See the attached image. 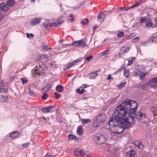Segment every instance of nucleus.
Masks as SVG:
<instances>
[{"instance_id":"nucleus-57","label":"nucleus","mask_w":157,"mask_h":157,"mask_svg":"<svg viewBox=\"0 0 157 157\" xmlns=\"http://www.w3.org/2000/svg\"><path fill=\"white\" fill-rule=\"evenodd\" d=\"M132 62H132V60H131L130 59L129 60H128V65H131L132 64Z\"/></svg>"},{"instance_id":"nucleus-31","label":"nucleus","mask_w":157,"mask_h":157,"mask_svg":"<svg viewBox=\"0 0 157 157\" xmlns=\"http://www.w3.org/2000/svg\"><path fill=\"white\" fill-rule=\"evenodd\" d=\"M142 2V0H139L138 1L135 2V3L133 4L136 7H137L140 5Z\"/></svg>"},{"instance_id":"nucleus-48","label":"nucleus","mask_w":157,"mask_h":157,"mask_svg":"<svg viewBox=\"0 0 157 157\" xmlns=\"http://www.w3.org/2000/svg\"><path fill=\"white\" fill-rule=\"evenodd\" d=\"M30 87H29V91L28 93L30 95H31V96L34 95V93L33 91L32 90H30Z\"/></svg>"},{"instance_id":"nucleus-1","label":"nucleus","mask_w":157,"mask_h":157,"mask_svg":"<svg viewBox=\"0 0 157 157\" xmlns=\"http://www.w3.org/2000/svg\"><path fill=\"white\" fill-rule=\"evenodd\" d=\"M129 99L125 100L121 105L118 106L110 118L109 125L112 132L116 134L119 124H122V117L125 116L131 105H128Z\"/></svg>"},{"instance_id":"nucleus-38","label":"nucleus","mask_w":157,"mask_h":157,"mask_svg":"<svg viewBox=\"0 0 157 157\" xmlns=\"http://www.w3.org/2000/svg\"><path fill=\"white\" fill-rule=\"evenodd\" d=\"M85 155L86 157H91V153L89 151H86L85 153Z\"/></svg>"},{"instance_id":"nucleus-8","label":"nucleus","mask_w":157,"mask_h":157,"mask_svg":"<svg viewBox=\"0 0 157 157\" xmlns=\"http://www.w3.org/2000/svg\"><path fill=\"white\" fill-rule=\"evenodd\" d=\"M74 153L76 155L80 157L85 155L84 151L80 148H77L74 151Z\"/></svg>"},{"instance_id":"nucleus-26","label":"nucleus","mask_w":157,"mask_h":157,"mask_svg":"<svg viewBox=\"0 0 157 157\" xmlns=\"http://www.w3.org/2000/svg\"><path fill=\"white\" fill-rule=\"evenodd\" d=\"M129 47L128 46L122 47L121 48V50L124 51V52L126 53L129 50Z\"/></svg>"},{"instance_id":"nucleus-13","label":"nucleus","mask_w":157,"mask_h":157,"mask_svg":"<svg viewBox=\"0 0 157 157\" xmlns=\"http://www.w3.org/2000/svg\"><path fill=\"white\" fill-rule=\"evenodd\" d=\"M51 89V86L49 84H46L45 86L41 89V91L43 93L48 91Z\"/></svg>"},{"instance_id":"nucleus-54","label":"nucleus","mask_w":157,"mask_h":157,"mask_svg":"<svg viewBox=\"0 0 157 157\" xmlns=\"http://www.w3.org/2000/svg\"><path fill=\"white\" fill-rule=\"evenodd\" d=\"M26 35L27 37H30V36L33 37L34 36V35L32 33H30L29 35V33H26Z\"/></svg>"},{"instance_id":"nucleus-39","label":"nucleus","mask_w":157,"mask_h":157,"mask_svg":"<svg viewBox=\"0 0 157 157\" xmlns=\"http://www.w3.org/2000/svg\"><path fill=\"white\" fill-rule=\"evenodd\" d=\"M20 80L22 81V83L23 84L27 83L28 81V80L26 78H21L20 79Z\"/></svg>"},{"instance_id":"nucleus-56","label":"nucleus","mask_w":157,"mask_h":157,"mask_svg":"<svg viewBox=\"0 0 157 157\" xmlns=\"http://www.w3.org/2000/svg\"><path fill=\"white\" fill-rule=\"evenodd\" d=\"M146 20H147V19H146L145 18H142L140 20V22L141 23H142L144 22L145 21L146 22Z\"/></svg>"},{"instance_id":"nucleus-61","label":"nucleus","mask_w":157,"mask_h":157,"mask_svg":"<svg viewBox=\"0 0 157 157\" xmlns=\"http://www.w3.org/2000/svg\"><path fill=\"white\" fill-rule=\"evenodd\" d=\"M154 36L155 37L156 39L157 38V32H156L153 34Z\"/></svg>"},{"instance_id":"nucleus-30","label":"nucleus","mask_w":157,"mask_h":157,"mask_svg":"<svg viewBox=\"0 0 157 157\" xmlns=\"http://www.w3.org/2000/svg\"><path fill=\"white\" fill-rule=\"evenodd\" d=\"M126 84V82H123L118 85V87L120 89H121L125 86Z\"/></svg>"},{"instance_id":"nucleus-19","label":"nucleus","mask_w":157,"mask_h":157,"mask_svg":"<svg viewBox=\"0 0 157 157\" xmlns=\"http://www.w3.org/2000/svg\"><path fill=\"white\" fill-rule=\"evenodd\" d=\"M19 135L17 131H14L12 132L10 135V137L11 138H14Z\"/></svg>"},{"instance_id":"nucleus-44","label":"nucleus","mask_w":157,"mask_h":157,"mask_svg":"<svg viewBox=\"0 0 157 157\" xmlns=\"http://www.w3.org/2000/svg\"><path fill=\"white\" fill-rule=\"evenodd\" d=\"M55 108L54 106H50L48 107L49 112H52L54 109Z\"/></svg>"},{"instance_id":"nucleus-5","label":"nucleus","mask_w":157,"mask_h":157,"mask_svg":"<svg viewBox=\"0 0 157 157\" xmlns=\"http://www.w3.org/2000/svg\"><path fill=\"white\" fill-rule=\"evenodd\" d=\"M94 139V141L99 144H101L104 143L106 140L104 136L101 134L99 136H95Z\"/></svg>"},{"instance_id":"nucleus-27","label":"nucleus","mask_w":157,"mask_h":157,"mask_svg":"<svg viewBox=\"0 0 157 157\" xmlns=\"http://www.w3.org/2000/svg\"><path fill=\"white\" fill-rule=\"evenodd\" d=\"M91 122L90 120L88 119H82V123L84 124L90 123Z\"/></svg>"},{"instance_id":"nucleus-46","label":"nucleus","mask_w":157,"mask_h":157,"mask_svg":"<svg viewBox=\"0 0 157 157\" xmlns=\"http://www.w3.org/2000/svg\"><path fill=\"white\" fill-rule=\"evenodd\" d=\"M93 58V56L90 55L86 58V60L88 61H89L90 59H91Z\"/></svg>"},{"instance_id":"nucleus-55","label":"nucleus","mask_w":157,"mask_h":157,"mask_svg":"<svg viewBox=\"0 0 157 157\" xmlns=\"http://www.w3.org/2000/svg\"><path fill=\"white\" fill-rule=\"evenodd\" d=\"M136 7L135 6H134V5H132L130 7H129V8H128V10L129 9H131V10L132 11H133V9L135 8Z\"/></svg>"},{"instance_id":"nucleus-29","label":"nucleus","mask_w":157,"mask_h":157,"mask_svg":"<svg viewBox=\"0 0 157 157\" xmlns=\"http://www.w3.org/2000/svg\"><path fill=\"white\" fill-rule=\"evenodd\" d=\"M48 97V94L46 93H44L43 94L41 97L42 99L43 100H45L47 99Z\"/></svg>"},{"instance_id":"nucleus-7","label":"nucleus","mask_w":157,"mask_h":157,"mask_svg":"<svg viewBox=\"0 0 157 157\" xmlns=\"http://www.w3.org/2000/svg\"><path fill=\"white\" fill-rule=\"evenodd\" d=\"M137 103V105L136 106V108H137L138 105H137V103ZM136 109H137V108H136ZM135 112H134V113H133L135 114V112ZM136 116V118L139 120H142L144 119H145L146 118L145 115L144 113H141L140 112H138L137 113H136V115H135V117H134V118L135 117V116Z\"/></svg>"},{"instance_id":"nucleus-4","label":"nucleus","mask_w":157,"mask_h":157,"mask_svg":"<svg viewBox=\"0 0 157 157\" xmlns=\"http://www.w3.org/2000/svg\"><path fill=\"white\" fill-rule=\"evenodd\" d=\"M64 22V21L63 20H60L57 23H53L50 24L49 21H45L43 23L44 27L46 29H50L52 27H58L60 26L61 24Z\"/></svg>"},{"instance_id":"nucleus-3","label":"nucleus","mask_w":157,"mask_h":157,"mask_svg":"<svg viewBox=\"0 0 157 157\" xmlns=\"http://www.w3.org/2000/svg\"><path fill=\"white\" fill-rule=\"evenodd\" d=\"M105 120V117L102 114L98 115L94 120L93 124L96 127H101L104 124Z\"/></svg>"},{"instance_id":"nucleus-47","label":"nucleus","mask_w":157,"mask_h":157,"mask_svg":"<svg viewBox=\"0 0 157 157\" xmlns=\"http://www.w3.org/2000/svg\"><path fill=\"white\" fill-rule=\"evenodd\" d=\"M43 48L44 51H48L51 49V48H49L48 46L46 45L44 47H43Z\"/></svg>"},{"instance_id":"nucleus-21","label":"nucleus","mask_w":157,"mask_h":157,"mask_svg":"<svg viewBox=\"0 0 157 157\" xmlns=\"http://www.w3.org/2000/svg\"><path fill=\"white\" fill-rule=\"evenodd\" d=\"M56 90L59 92H62L63 90V86L61 85H58L56 87Z\"/></svg>"},{"instance_id":"nucleus-42","label":"nucleus","mask_w":157,"mask_h":157,"mask_svg":"<svg viewBox=\"0 0 157 157\" xmlns=\"http://www.w3.org/2000/svg\"><path fill=\"white\" fill-rule=\"evenodd\" d=\"M69 19L71 20V21H73L74 20V17L73 14H71L69 15Z\"/></svg>"},{"instance_id":"nucleus-11","label":"nucleus","mask_w":157,"mask_h":157,"mask_svg":"<svg viewBox=\"0 0 157 157\" xmlns=\"http://www.w3.org/2000/svg\"><path fill=\"white\" fill-rule=\"evenodd\" d=\"M105 17V15L104 13L101 12L99 13L98 16V21L102 23L104 20Z\"/></svg>"},{"instance_id":"nucleus-41","label":"nucleus","mask_w":157,"mask_h":157,"mask_svg":"<svg viewBox=\"0 0 157 157\" xmlns=\"http://www.w3.org/2000/svg\"><path fill=\"white\" fill-rule=\"evenodd\" d=\"M124 68L123 67H121L118 70H117V71H115L114 74H116L118 72L121 71H122L124 69Z\"/></svg>"},{"instance_id":"nucleus-17","label":"nucleus","mask_w":157,"mask_h":157,"mask_svg":"<svg viewBox=\"0 0 157 157\" xmlns=\"http://www.w3.org/2000/svg\"><path fill=\"white\" fill-rule=\"evenodd\" d=\"M134 144L138 147V148L141 149L143 147V144L141 141H136L134 142Z\"/></svg>"},{"instance_id":"nucleus-62","label":"nucleus","mask_w":157,"mask_h":157,"mask_svg":"<svg viewBox=\"0 0 157 157\" xmlns=\"http://www.w3.org/2000/svg\"><path fill=\"white\" fill-rule=\"evenodd\" d=\"M133 36V34H131L128 36V38H131Z\"/></svg>"},{"instance_id":"nucleus-10","label":"nucleus","mask_w":157,"mask_h":157,"mask_svg":"<svg viewBox=\"0 0 157 157\" xmlns=\"http://www.w3.org/2000/svg\"><path fill=\"white\" fill-rule=\"evenodd\" d=\"M149 86L152 87L157 86V77L153 78L150 80Z\"/></svg>"},{"instance_id":"nucleus-53","label":"nucleus","mask_w":157,"mask_h":157,"mask_svg":"<svg viewBox=\"0 0 157 157\" xmlns=\"http://www.w3.org/2000/svg\"><path fill=\"white\" fill-rule=\"evenodd\" d=\"M29 145V143L24 144L22 145V147H27Z\"/></svg>"},{"instance_id":"nucleus-50","label":"nucleus","mask_w":157,"mask_h":157,"mask_svg":"<svg viewBox=\"0 0 157 157\" xmlns=\"http://www.w3.org/2000/svg\"><path fill=\"white\" fill-rule=\"evenodd\" d=\"M1 93L3 92V93H6L7 92L8 90H7V89L6 88H1Z\"/></svg>"},{"instance_id":"nucleus-18","label":"nucleus","mask_w":157,"mask_h":157,"mask_svg":"<svg viewBox=\"0 0 157 157\" xmlns=\"http://www.w3.org/2000/svg\"><path fill=\"white\" fill-rule=\"evenodd\" d=\"M77 132L79 135H82L83 134V132L82 126L81 125L79 126L77 129Z\"/></svg>"},{"instance_id":"nucleus-2","label":"nucleus","mask_w":157,"mask_h":157,"mask_svg":"<svg viewBox=\"0 0 157 157\" xmlns=\"http://www.w3.org/2000/svg\"><path fill=\"white\" fill-rule=\"evenodd\" d=\"M129 102L128 105H130V108L128 111V116L125 118H122V124H119L116 134L121 133L124 129H126L130 127L131 124H133L135 121L134 117L135 114L133 113L136 110L137 103L134 100L129 99Z\"/></svg>"},{"instance_id":"nucleus-23","label":"nucleus","mask_w":157,"mask_h":157,"mask_svg":"<svg viewBox=\"0 0 157 157\" xmlns=\"http://www.w3.org/2000/svg\"><path fill=\"white\" fill-rule=\"evenodd\" d=\"M89 22L88 19L87 18H85L81 20L80 23L84 25L87 24Z\"/></svg>"},{"instance_id":"nucleus-51","label":"nucleus","mask_w":157,"mask_h":157,"mask_svg":"<svg viewBox=\"0 0 157 157\" xmlns=\"http://www.w3.org/2000/svg\"><path fill=\"white\" fill-rule=\"evenodd\" d=\"M124 34V33L123 32H121L120 33H119L117 34V36L118 37H121Z\"/></svg>"},{"instance_id":"nucleus-15","label":"nucleus","mask_w":157,"mask_h":157,"mask_svg":"<svg viewBox=\"0 0 157 157\" xmlns=\"http://www.w3.org/2000/svg\"><path fill=\"white\" fill-rule=\"evenodd\" d=\"M40 21V19L39 18H35L30 21V23L31 25H35L38 24Z\"/></svg>"},{"instance_id":"nucleus-43","label":"nucleus","mask_w":157,"mask_h":157,"mask_svg":"<svg viewBox=\"0 0 157 157\" xmlns=\"http://www.w3.org/2000/svg\"><path fill=\"white\" fill-rule=\"evenodd\" d=\"M146 76V74L144 73H142L141 75L140 76V78L141 80H143L145 78V76Z\"/></svg>"},{"instance_id":"nucleus-28","label":"nucleus","mask_w":157,"mask_h":157,"mask_svg":"<svg viewBox=\"0 0 157 157\" xmlns=\"http://www.w3.org/2000/svg\"><path fill=\"white\" fill-rule=\"evenodd\" d=\"M156 38L154 36L153 34L149 38L148 41L150 42L153 43L154 41H155Z\"/></svg>"},{"instance_id":"nucleus-64","label":"nucleus","mask_w":157,"mask_h":157,"mask_svg":"<svg viewBox=\"0 0 157 157\" xmlns=\"http://www.w3.org/2000/svg\"><path fill=\"white\" fill-rule=\"evenodd\" d=\"M98 26H95L94 27V28L93 29V30L94 31V30H96L97 29V27H98Z\"/></svg>"},{"instance_id":"nucleus-40","label":"nucleus","mask_w":157,"mask_h":157,"mask_svg":"<svg viewBox=\"0 0 157 157\" xmlns=\"http://www.w3.org/2000/svg\"><path fill=\"white\" fill-rule=\"evenodd\" d=\"M118 10H121V11H124V10H128V8H126V7H120L117 9Z\"/></svg>"},{"instance_id":"nucleus-16","label":"nucleus","mask_w":157,"mask_h":157,"mask_svg":"<svg viewBox=\"0 0 157 157\" xmlns=\"http://www.w3.org/2000/svg\"><path fill=\"white\" fill-rule=\"evenodd\" d=\"M152 23H151V19L150 18H147L146 20L145 25L146 27H151L152 25Z\"/></svg>"},{"instance_id":"nucleus-14","label":"nucleus","mask_w":157,"mask_h":157,"mask_svg":"<svg viewBox=\"0 0 157 157\" xmlns=\"http://www.w3.org/2000/svg\"><path fill=\"white\" fill-rule=\"evenodd\" d=\"M98 75V71H97L90 74L89 75V78L90 79H94Z\"/></svg>"},{"instance_id":"nucleus-37","label":"nucleus","mask_w":157,"mask_h":157,"mask_svg":"<svg viewBox=\"0 0 157 157\" xmlns=\"http://www.w3.org/2000/svg\"><path fill=\"white\" fill-rule=\"evenodd\" d=\"M84 91H85V90L84 89L80 90L78 89L76 90V91L77 92L78 94H82Z\"/></svg>"},{"instance_id":"nucleus-58","label":"nucleus","mask_w":157,"mask_h":157,"mask_svg":"<svg viewBox=\"0 0 157 157\" xmlns=\"http://www.w3.org/2000/svg\"><path fill=\"white\" fill-rule=\"evenodd\" d=\"M147 85H144L141 86V87L142 89H144L147 87Z\"/></svg>"},{"instance_id":"nucleus-25","label":"nucleus","mask_w":157,"mask_h":157,"mask_svg":"<svg viewBox=\"0 0 157 157\" xmlns=\"http://www.w3.org/2000/svg\"><path fill=\"white\" fill-rule=\"evenodd\" d=\"M109 53V50L107 49L106 51L100 53V55L102 56H105V55L108 54Z\"/></svg>"},{"instance_id":"nucleus-32","label":"nucleus","mask_w":157,"mask_h":157,"mask_svg":"<svg viewBox=\"0 0 157 157\" xmlns=\"http://www.w3.org/2000/svg\"><path fill=\"white\" fill-rule=\"evenodd\" d=\"M135 155V151L133 150L130 151V153H129V157H133Z\"/></svg>"},{"instance_id":"nucleus-22","label":"nucleus","mask_w":157,"mask_h":157,"mask_svg":"<svg viewBox=\"0 0 157 157\" xmlns=\"http://www.w3.org/2000/svg\"><path fill=\"white\" fill-rule=\"evenodd\" d=\"M14 4L13 0H9L7 1V4L9 7L12 6Z\"/></svg>"},{"instance_id":"nucleus-6","label":"nucleus","mask_w":157,"mask_h":157,"mask_svg":"<svg viewBox=\"0 0 157 157\" xmlns=\"http://www.w3.org/2000/svg\"><path fill=\"white\" fill-rule=\"evenodd\" d=\"M72 45L73 46H80L84 47L86 45V43L83 40H81L74 42L72 43Z\"/></svg>"},{"instance_id":"nucleus-20","label":"nucleus","mask_w":157,"mask_h":157,"mask_svg":"<svg viewBox=\"0 0 157 157\" xmlns=\"http://www.w3.org/2000/svg\"><path fill=\"white\" fill-rule=\"evenodd\" d=\"M8 99V97L6 96H0V101L5 102L7 101Z\"/></svg>"},{"instance_id":"nucleus-60","label":"nucleus","mask_w":157,"mask_h":157,"mask_svg":"<svg viewBox=\"0 0 157 157\" xmlns=\"http://www.w3.org/2000/svg\"><path fill=\"white\" fill-rule=\"evenodd\" d=\"M72 66L71 65V63L69 65L66 67L67 69H68L69 68H70V67H71Z\"/></svg>"},{"instance_id":"nucleus-35","label":"nucleus","mask_w":157,"mask_h":157,"mask_svg":"<svg viewBox=\"0 0 157 157\" xmlns=\"http://www.w3.org/2000/svg\"><path fill=\"white\" fill-rule=\"evenodd\" d=\"M81 61V59H76V60H75V61L72 62L71 63V65L72 66H73L75 64V63H77V62H80Z\"/></svg>"},{"instance_id":"nucleus-33","label":"nucleus","mask_w":157,"mask_h":157,"mask_svg":"<svg viewBox=\"0 0 157 157\" xmlns=\"http://www.w3.org/2000/svg\"><path fill=\"white\" fill-rule=\"evenodd\" d=\"M117 98H113L110 99L109 101V103L110 104H112V103H113L114 102H115L117 100Z\"/></svg>"},{"instance_id":"nucleus-45","label":"nucleus","mask_w":157,"mask_h":157,"mask_svg":"<svg viewBox=\"0 0 157 157\" xmlns=\"http://www.w3.org/2000/svg\"><path fill=\"white\" fill-rule=\"evenodd\" d=\"M54 94L56 99H59L60 97V94L57 93H55Z\"/></svg>"},{"instance_id":"nucleus-49","label":"nucleus","mask_w":157,"mask_h":157,"mask_svg":"<svg viewBox=\"0 0 157 157\" xmlns=\"http://www.w3.org/2000/svg\"><path fill=\"white\" fill-rule=\"evenodd\" d=\"M155 24H154L155 26L157 27V12L156 13V16L155 18Z\"/></svg>"},{"instance_id":"nucleus-52","label":"nucleus","mask_w":157,"mask_h":157,"mask_svg":"<svg viewBox=\"0 0 157 157\" xmlns=\"http://www.w3.org/2000/svg\"><path fill=\"white\" fill-rule=\"evenodd\" d=\"M139 40V38L138 37H136L132 39V41L134 43H135L138 41Z\"/></svg>"},{"instance_id":"nucleus-12","label":"nucleus","mask_w":157,"mask_h":157,"mask_svg":"<svg viewBox=\"0 0 157 157\" xmlns=\"http://www.w3.org/2000/svg\"><path fill=\"white\" fill-rule=\"evenodd\" d=\"M10 7L7 4L4 3L0 4V9L4 11H6L9 9Z\"/></svg>"},{"instance_id":"nucleus-63","label":"nucleus","mask_w":157,"mask_h":157,"mask_svg":"<svg viewBox=\"0 0 157 157\" xmlns=\"http://www.w3.org/2000/svg\"><path fill=\"white\" fill-rule=\"evenodd\" d=\"M82 87L84 88H85L86 87V84H83L82 86Z\"/></svg>"},{"instance_id":"nucleus-36","label":"nucleus","mask_w":157,"mask_h":157,"mask_svg":"<svg viewBox=\"0 0 157 157\" xmlns=\"http://www.w3.org/2000/svg\"><path fill=\"white\" fill-rule=\"evenodd\" d=\"M42 112L44 113H47L49 112L48 107L46 108H43L41 109Z\"/></svg>"},{"instance_id":"nucleus-24","label":"nucleus","mask_w":157,"mask_h":157,"mask_svg":"<svg viewBox=\"0 0 157 157\" xmlns=\"http://www.w3.org/2000/svg\"><path fill=\"white\" fill-rule=\"evenodd\" d=\"M130 72L128 70H125L124 71V75L127 78H128L129 76Z\"/></svg>"},{"instance_id":"nucleus-9","label":"nucleus","mask_w":157,"mask_h":157,"mask_svg":"<svg viewBox=\"0 0 157 157\" xmlns=\"http://www.w3.org/2000/svg\"><path fill=\"white\" fill-rule=\"evenodd\" d=\"M150 109L153 113L154 119L157 121V106L154 105Z\"/></svg>"},{"instance_id":"nucleus-59","label":"nucleus","mask_w":157,"mask_h":157,"mask_svg":"<svg viewBox=\"0 0 157 157\" xmlns=\"http://www.w3.org/2000/svg\"><path fill=\"white\" fill-rule=\"evenodd\" d=\"M111 78V75L110 74L108 75V77L107 78V79L108 80H109L110 78Z\"/></svg>"},{"instance_id":"nucleus-34","label":"nucleus","mask_w":157,"mask_h":157,"mask_svg":"<svg viewBox=\"0 0 157 157\" xmlns=\"http://www.w3.org/2000/svg\"><path fill=\"white\" fill-rule=\"evenodd\" d=\"M68 138L70 139L71 140H75L76 138L75 136L71 134L69 135Z\"/></svg>"}]
</instances>
